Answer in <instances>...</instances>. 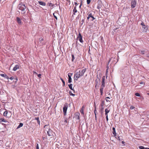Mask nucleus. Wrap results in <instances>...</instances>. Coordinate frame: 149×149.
<instances>
[{"mask_svg": "<svg viewBox=\"0 0 149 149\" xmlns=\"http://www.w3.org/2000/svg\"><path fill=\"white\" fill-rule=\"evenodd\" d=\"M86 68H84L81 70H80L79 72H76L74 74V81L77 80L78 78L82 76L86 72Z\"/></svg>", "mask_w": 149, "mask_h": 149, "instance_id": "f257e3e1", "label": "nucleus"}, {"mask_svg": "<svg viewBox=\"0 0 149 149\" xmlns=\"http://www.w3.org/2000/svg\"><path fill=\"white\" fill-rule=\"evenodd\" d=\"M48 125H45L44 127L45 130L47 131V134L49 136H54L55 134L51 129L48 128Z\"/></svg>", "mask_w": 149, "mask_h": 149, "instance_id": "f03ea898", "label": "nucleus"}, {"mask_svg": "<svg viewBox=\"0 0 149 149\" xmlns=\"http://www.w3.org/2000/svg\"><path fill=\"white\" fill-rule=\"evenodd\" d=\"M105 79V76H103L102 78V85L101 86V87L100 89V92L101 95H102L103 89L105 86L104 82Z\"/></svg>", "mask_w": 149, "mask_h": 149, "instance_id": "7ed1b4c3", "label": "nucleus"}, {"mask_svg": "<svg viewBox=\"0 0 149 149\" xmlns=\"http://www.w3.org/2000/svg\"><path fill=\"white\" fill-rule=\"evenodd\" d=\"M18 8L19 10L22 11L21 13L22 14H24L25 13V10L26 7L24 4H19L18 6Z\"/></svg>", "mask_w": 149, "mask_h": 149, "instance_id": "20e7f679", "label": "nucleus"}, {"mask_svg": "<svg viewBox=\"0 0 149 149\" xmlns=\"http://www.w3.org/2000/svg\"><path fill=\"white\" fill-rule=\"evenodd\" d=\"M87 18L88 20L89 19L90 21H93L95 19V18H94L92 15L91 13H90L88 15Z\"/></svg>", "mask_w": 149, "mask_h": 149, "instance_id": "39448f33", "label": "nucleus"}, {"mask_svg": "<svg viewBox=\"0 0 149 149\" xmlns=\"http://www.w3.org/2000/svg\"><path fill=\"white\" fill-rule=\"evenodd\" d=\"M72 73H69L68 74V82L69 83H70L72 81L71 77L72 75Z\"/></svg>", "mask_w": 149, "mask_h": 149, "instance_id": "423d86ee", "label": "nucleus"}, {"mask_svg": "<svg viewBox=\"0 0 149 149\" xmlns=\"http://www.w3.org/2000/svg\"><path fill=\"white\" fill-rule=\"evenodd\" d=\"M77 39L79 40V41L83 43V41L82 40V36L80 33H79V35L77 37Z\"/></svg>", "mask_w": 149, "mask_h": 149, "instance_id": "0eeeda50", "label": "nucleus"}, {"mask_svg": "<svg viewBox=\"0 0 149 149\" xmlns=\"http://www.w3.org/2000/svg\"><path fill=\"white\" fill-rule=\"evenodd\" d=\"M136 5V1L135 0H133L131 3V7L132 8H134Z\"/></svg>", "mask_w": 149, "mask_h": 149, "instance_id": "6e6552de", "label": "nucleus"}, {"mask_svg": "<svg viewBox=\"0 0 149 149\" xmlns=\"http://www.w3.org/2000/svg\"><path fill=\"white\" fill-rule=\"evenodd\" d=\"M67 105L66 106V105H65L63 108V112L64 113V115H65V114L67 112Z\"/></svg>", "mask_w": 149, "mask_h": 149, "instance_id": "1a4fd4ad", "label": "nucleus"}, {"mask_svg": "<svg viewBox=\"0 0 149 149\" xmlns=\"http://www.w3.org/2000/svg\"><path fill=\"white\" fill-rule=\"evenodd\" d=\"M143 28V32H146L148 30V28L147 26L144 25L142 26Z\"/></svg>", "mask_w": 149, "mask_h": 149, "instance_id": "9d476101", "label": "nucleus"}, {"mask_svg": "<svg viewBox=\"0 0 149 149\" xmlns=\"http://www.w3.org/2000/svg\"><path fill=\"white\" fill-rule=\"evenodd\" d=\"M19 65H17L13 68V70L14 71H16L17 69H19Z\"/></svg>", "mask_w": 149, "mask_h": 149, "instance_id": "9b49d317", "label": "nucleus"}, {"mask_svg": "<svg viewBox=\"0 0 149 149\" xmlns=\"http://www.w3.org/2000/svg\"><path fill=\"white\" fill-rule=\"evenodd\" d=\"M38 3L40 5H42L43 6H45L46 5L45 3L41 1H38Z\"/></svg>", "mask_w": 149, "mask_h": 149, "instance_id": "f8f14e48", "label": "nucleus"}, {"mask_svg": "<svg viewBox=\"0 0 149 149\" xmlns=\"http://www.w3.org/2000/svg\"><path fill=\"white\" fill-rule=\"evenodd\" d=\"M77 10L76 9V7L75 6L73 10V14L74 15H75V13H77Z\"/></svg>", "mask_w": 149, "mask_h": 149, "instance_id": "ddd939ff", "label": "nucleus"}, {"mask_svg": "<svg viewBox=\"0 0 149 149\" xmlns=\"http://www.w3.org/2000/svg\"><path fill=\"white\" fill-rule=\"evenodd\" d=\"M84 106H83L80 111L81 113L83 115H84Z\"/></svg>", "mask_w": 149, "mask_h": 149, "instance_id": "4468645a", "label": "nucleus"}, {"mask_svg": "<svg viewBox=\"0 0 149 149\" xmlns=\"http://www.w3.org/2000/svg\"><path fill=\"white\" fill-rule=\"evenodd\" d=\"M112 130H113V134L114 135V136H116V132L115 128L114 127H113L112 128Z\"/></svg>", "mask_w": 149, "mask_h": 149, "instance_id": "2eb2a0df", "label": "nucleus"}, {"mask_svg": "<svg viewBox=\"0 0 149 149\" xmlns=\"http://www.w3.org/2000/svg\"><path fill=\"white\" fill-rule=\"evenodd\" d=\"M8 113V111H6L3 113V116H4L6 117H9V116L7 115Z\"/></svg>", "mask_w": 149, "mask_h": 149, "instance_id": "dca6fc26", "label": "nucleus"}, {"mask_svg": "<svg viewBox=\"0 0 149 149\" xmlns=\"http://www.w3.org/2000/svg\"><path fill=\"white\" fill-rule=\"evenodd\" d=\"M17 20L18 24H20L21 23V19L19 17L17 18Z\"/></svg>", "mask_w": 149, "mask_h": 149, "instance_id": "f3484780", "label": "nucleus"}, {"mask_svg": "<svg viewBox=\"0 0 149 149\" xmlns=\"http://www.w3.org/2000/svg\"><path fill=\"white\" fill-rule=\"evenodd\" d=\"M35 120H37V122L38 123V124H40V121L39 120V117H36V118H35Z\"/></svg>", "mask_w": 149, "mask_h": 149, "instance_id": "a211bd4d", "label": "nucleus"}, {"mask_svg": "<svg viewBox=\"0 0 149 149\" xmlns=\"http://www.w3.org/2000/svg\"><path fill=\"white\" fill-rule=\"evenodd\" d=\"M72 86L73 85L72 84H70L68 85V86L70 89L74 91V90L72 88Z\"/></svg>", "mask_w": 149, "mask_h": 149, "instance_id": "6ab92c4d", "label": "nucleus"}, {"mask_svg": "<svg viewBox=\"0 0 149 149\" xmlns=\"http://www.w3.org/2000/svg\"><path fill=\"white\" fill-rule=\"evenodd\" d=\"M23 126V124L22 123H20L19 126L17 128V129H19Z\"/></svg>", "mask_w": 149, "mask_h": 149, "instance_id": "aec40b11", "label": "nucleus"}, {"mask_svg": "<svg viewBox=\"0 0 149 149\" xmlns=\"http://www.w3.org/2000/svg\"><path fill=\"white\" fill-rule=\"evenodd\" d=\"M110 110L109 108H107L105 109V113H108L110 111Z\"/></svg>", "mask_w": 149, "mask_h": 149, "instance_id": "412c9836", "label": "nucleus"}, {"mask_svg": "<svg viewBox=\"0 0 149 149\" xmlns=\"http://www.w3.org/2000/svg\"><path fill=\"white\" fill-rule=\"evenodd\" d=\"M0 120L1 122H7V121L6 120L3 118H0Z\"/></svg>", "mask_w": 149, "mask_h": 149, "instance_id": "4be33fe9", "label": "nucleus"}, {"mask_svg": "<svg viewBox=\"0 0 149 149\" xmlns=\"http://www.w3.org/2000/svg\"><path fill=\"white\" fill-rule=\"evenodd\" d=\"M47 5L50 7H53L54 6V4L51 3H47Z\"/></svg>", "mask_w": 149, "mask_h": 149, "instance_id": "5701e85b", "label": "nucleus"}, {"mask_svg": "<svg viewBox=\"0 0 149 149\" xmlns=\"http://www.w3.org/2000/svg\"><path fill=\"white\" fill-rule=\"evenodd\" d=\"M107 99H110V98L109 97H106V98H105V100H106V101L107 102H109V100H107Z\"/></svg>", "mask_w": 149, "mask_h": 149, "instance_id": "b1692460", "label": "nucleus"}, {"mask_svg": "<svg viewBox=\"0 0 149 149\" xmlns=\"http://www.w3.org/2000/svg\"><path fill=\"white\" fill-rule=\"evenodd\" d=\"M139 148L140 149H145V148L142 146H140L139 147Z\"/></svg>", "mask_w": 149, "mask_h": 149, "instance_id": "393cba45", "label": "nucleus"}, {"mask_svg": "<svg viewBox=\"0 0 149 149\" xmlns=\"http://www.w3.org/2000/svg\"><path fill=\"white\" fill-rule=\"evenodd\" d=\"M135 95L136 96H138V97H139V96H140V94L139 93H136L135 94Z\"/></svg>", "mask_w": 149, "mask_h": 149, "instance_id": "a878e982", "label": "nucleus"}, {"mask_svg": "<svg viewBox=\"0 0 149 149\" xmlns=\"http://www.w3.org/2000/svg\"><path fill=\"white\" fill-rule=\"evenodd\" d=\"M94 112L95 114V118L96 119V113H97V111H96V109H95L94 110Z\"/></svg>", "mask_w": 149, "mask_h": 149, "instance_id": "bb28decb", "label": "nucleus"}, {"mask_svg": "<svg viewBox=\"0 0 149 149\" xmlns=\"http://www.w3.org/2000/svg\"><path fill=\"white\" fill-rule=\"evenodd\" d=\"M104 108L103 107H102L100 108V111L101 112H103V111L104 110Z\"/></svg>", "mask_w": 149, "mask_h": 149, "instance_id": "cd10ccee", "label": "nucleus"}, {"mask_svg": "<svg viewBox=\"0 0 149 149\" xmlns=\"http://www.w3.org/2000/svg\"><path fill=\"white\" fill-rule=\"evenodd\" d=\"M91 2V0H87V3L88 5Z\"/></svg>", "mask_w": 149, "mask_h": 149, "instance_id": "c85d7f7f", "label": "nucleus"}, {"mask_svg": "<svg viewBox=\"0 0 149 149\" xmlns=\"http://www.w3.org/2000/svg\"><path fill=\"white\" fill-rule=\"evenodd\" d=\"M53 15H54V17L57 20V16L55 15V13H54L53 14Z\"/></svg>", "mask_w": 149, "mask_h": 149, "instance_id": "c756f323", "label": "nucleus"}, {"mask_svg": "<svg viewBox=\"0 0 149 149\" xmlns=\"http://www.w3.org/2000/svg\"><path fill=\"white\" fill-rule=\"evenodd\" d=\"M70 95H72L73 96H74L75 95L74 94L72 93L71 92H70Z\"/></svg>", "mask_w": 149, "mask_h": 149, "instance_id": "7c9ffc66", "label": "nucleus"}, {"mask_svg": "<svg viewBox=\"0 0 149 149\" xmlns=\"http://www.w3.org/2000/svg\"><path fill=\"white\" fill-rule=\"evenodd\" d=\"M61 80L62 82H63V86H64L65 85V82L64 81V80L63 79H62L61 78Z\"/></svg>", "mask_w": 149, "mask_h": 149, "instance_id": "2f4dec72", "label": "nucleus"}, {"mask_svg": "<svg viewBox=\"0 0 149 149\" xmlns=\"http://www.w3.org/2000/svg\"><path fill=\"white\" fill-rule=\"evenodd\" d=\"M141 54H145V51H141Z\"/></svg>", "mask_w": 149, "mask_h": 149, "instance_id": "473e14b6", "label": "nucleus"}, {"mask_svg": "<svg viewBox=\"0 0 149 149\" xmlns=\"http://www.w3.org/2000/svg\"><path fill=\"white\" fill-rule=\"evenodd\" d=\"M67 123V119H65L64 121V124H65Z\"/></svg>", "mask_w": 149, "mask_h": 149, "instance_id": "72a5a7b5", "label": "nucleus"}, {"mask_svg": "<svg viewBox=\"0 0 149 149\" xmlns=\"http://www.w3.org/2000/svg\"><path fill=\"white\" fill-rule=\"evenodd\" d=\"M72 61H73L74 59V55H72Z\"/></svg>", "mask_w": 149, "mask_h": 149, "instance_id": "f704fd0d", "label": "nucleus"}, {"mask_svg": "<svg viewBox=\"0 0 149 149\" xmlns=\"http://www.w3.org/2000/svg\"><path fill=\"white\" fill-rule=\"evenodd\" d=\"M4 77L8 79H9V77H8L6 74H5Z\"/></svg>", "mask_w": 149, "mask_h": 149, "instance_id": "c9c22d12", "label": "nucleus"}, {"mask_svg": "<svg viewBox=\"0 0 149 149\" xmlns=\"http://www.w3.org/2000/svg\"><path fill=\"white\" fill-rule=\"evenodd\" d=\"M5 74H0V75L3 77H4L5 76Z\"/></svg>", "mask_w": 149, "mask_h": 149, "instance_id": "e433bc0d", "label": "nucleus"}, {"mask_svg": "<svg viewBox=\"0 0 149 149\" xmlns=\"http://www.w3.org/2000/svg\"><path fill=\"white\" fill-rule=\"evenodd\" d=\"M134 107L132 106H131V107H130V109H134Z\"/></svg>", "mask_w": 149, "mask_h": 149, "instance_id": "4c0bfd02", "label": "nucleus"}, {"mask_svg": "<svg viewBox=\"0 0 149 149\" xmlns=\"http://www.w3.org/2000/svg\"><path fill=\"white\" fill-rule=\"evenodd\" d=\"M41 75L40 74H38V76L39 78H41Z\"/></svg>", "mask_w": 149, "mask_h": 149, "instance_id": "58836bf2", "label": "nucleus"}, {"mask_svg": "<svg viewBox=\"0 0 149 149\" xmlns=\"http://www.w3.org/2000/svg\"><path fill=\"white\" fill-rule=\"evenodd\" d=\"M36 149H39V147L38 144H37L36 145Z\"/></svg>", "mask_w": 149, "mask_h": 149, "instance_id": "ea45409f", "label": "nucleus"}, {"mask_svg": "<svg viewBox=\"0 0 149 149\" xmlns=\"http://www.w3.org/2000/svg\"><path fill=\"white\" fill-rule=\"evenodd\" d=\"M40 41L41 42L42 41H43V39L41 38L40 39Z\"/></svg>", "mask_w": 149, "mask_h": 149, "instance_id": "a19ab883", "label": "nucleus"}, {"mask_svg": "<svg viewBox=\"0 0 149 149\" xmlns=\"http://www.w3.org/2000/svg\"><path fill=\"white\" fill-rule=\"evenodd\" d=\"M10 79L11 80H13L14 79V78L13 77H11L10 78Z\"/></svg>", "mask_w": 149, "mask_h": 149, "instance_id": "79ce46f5", "label": "nucleus"}, {"mask_svg": "<svg viewBox=\"0 0 149 149\" xmlns=\"http://www.w3.org/2000/svg\"><path fill=\"white\" fill-rule=\"evenodd\" d=\"M106 120L107 121H108V116H107L106 117Z\"/></svg>", "mask_w": 149, "mask_h": 149, "instance_id": "37998d69", "label": "nucleus"}, {"mask_svg": "<svg viewBox=\"0 0 149 149\" xmlns=\"http://www.w3.org/2000/svg\"><path fill=\"white\" fill-rule=\"evenodd\" d=\"M74 4L76 6H77L78 5V4L77 2H74Z\"/></svg>", "mask_w": 149, "mask_h": 149, "instance_id": "c03bdc74", "label": "nucleus"}, {"mask_svg": "<svg viewBox=\"0 0 149 149\" xmlns=\"http://www.w3.org/2000/svg\"><path fill=\"white\" fill-rule=\"evenodd\" d=\"M117 139H118L119 140H120V137L119 136H118Z\"/></svg>", "mask_w": 149, "mask_h": 149, "instance_id": "a18cd8bd", "label": "nucleus"}, {"mask_svg": "<svg viewBox=\"0 0 149 149\" xmlns=\"http://www.w3.org/2000/svg\"><path fill=\"white\" fill-rule=\"evenodd\" d=\"M81 5H82V3L81 2V3L80 5L79 6V8H81Z\"/></svg>", "mask_w": 149, "mask_h": 149, "instance_id": "49530a36", "label": "nucleus"}, {"mask_svg": "<svg viewBox=\"0 0 149 149\" xmlns=\"http://www.w3.org/2000/svg\"><path fill=\"white\" fill-rule=\"evenodd\" d=\"M144 83L143 82H141L140 83V84H143Z\"/></svg>", "mask_w": 149, "mask_h": 149, "instance_id": "de8ad7c7", "label": "nucleus"}, {"mask_svg": "<svg viewBox=\"0 0 149 149\" xmlns=\"http://www.w3.org/2000/svg\"><path fill=\"white\" fill-rule=\"evenodd\" d=\"M105 115L106 116V117H107V116H108V113H105Z\"/></svg>", "mask_w": 149, "mask_h": 149, "instance_id": "09e8293b", "label": "nucleus"}, {"mask_svg": "<svg viewBox=\"0 0 149 149\" xmlns=\"http://www.w3.org/2000/svg\"><path fill=\"white\" fill-rule=\"evenodd\" d=\"M103 104H101V107H103Z\"/></svg>", "mask_w": 149, "mask_h": 149, "instance_id": "8fccbe9b", "label": "nucleus"}, {"mask_svg": "<svg viewBox=\"0 0 149 149\" xmlns=\"http://www.w3.org/2000/svg\"><path fill=\"white\" fill-rule=\"evenodd\" d=\"M143 24H144L143 23H141V24L143 26L144 25Z\"/></svg>", "mask_w": 149, "mask_h": 149, "instance_id": "3c124183", "label": "nucleus"}, {"mask_svg": "<svg viewBox=\"0 0 149 149\" xmlns=\"http://www.w3.org/2000/svg\"><path fill=\"white\" fill-rule=\"evenodd\" d=\"M33 73H34V74H37V73H36V72H34H34H33Z\"/></svg>", "mask_w": 149, "mask_h": 149, "instance_id": "603ef678", "label": "nucleus"}, {"mask_svg": "<svg viewBox=\"0 0 149 149\" xmlns=\"http://www.w3.org/2000/svg\"><path fill=\"white\" fill-rule=\"evenodd\" d=\"M16 79V81H15V82H16L17 81L18 79H17V78H16V79Z\"/></svg>", "mask_w": 149, "mask_h": 149, "instance_id": "864d4df0", "label": "nucleus"}, {"mask_svg": "<svg viewBox=\"0 0 149 149\" xmlns=\"http://www.w3.org/2000/svg\"><path fill=\"white\" fill-rule=\"evenodd\" d=\"M122 143L123 144H124L125 143V142H124V141H122Z\"/></svg>", "mask_w": 149, "mask_h": 149, "instance_id": "5fc2aeb1", "label": "nucleus"}, {"mask_svg": "<svg viewBox=\"0 0 149 149\" xmlns=\"http://www.w3.org/2000/svg\"><path fill=\"white\" fill-rule=\"evenodd\" d=\"M145 149H149V148H145Z\"/></svg>", "mask_w": 149, "mask_h": 149, "instance_id": "6e6d98bb", "label": "nucleus"}, {"mask_svg": "<svg viewBox=\"0 0 149 149\" xmlns=\"http://www.w3.org/2000/svg\"><path fill=\"white\" fill-rule=\"evenodd\" d=\"M107 70H108V69H107V70H106V74H107V72H108V71H107Z\"/></svg>", "mask_w": 149, "mask_h": 149, "instance_id": "4d7b16f0", "label": "nucleus"}, {"mask_svg": "<svg viewBox=\"0 0 149 149\" xmlns=\"http://www.w3.org/2000/svg\"><path fill=\"white\" fill-rule=\"evenodd\" d=\"M147 94L148 95H149V93H147Z\"/></svg>", "mask_w": 149, "mask_h": 149, "instance_id": "13d9d810", "label": "nucleus"}, {"mask_svg": "<svg viewBox=\"0 0 149 149\" xmlns=\"http://www.w3.org/2000/svg\"><path fill=\"white\" fill-rule=\"evenodd\" d=\"M84 21V19H82V21H83H83Z\"/></svg>", "mask_w": 149, "mask_h": 149, "instance_id": "bf43d9fd", "label": "nucleus"}, {"mask_svg": "<svg viewBox=\"0 0 149 149\" xmlns=\"http://www.w3.org/2000/svg\"><path fill=\"white\" fill-rule=\"evenodd\" d=\"M110 60H109V62H110Z\"/></svg>", "mask_w": 149, "mask_h": 149, "instance_id": "052dcab7", "label": "nucleus"}]
</instances>
